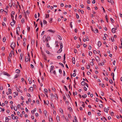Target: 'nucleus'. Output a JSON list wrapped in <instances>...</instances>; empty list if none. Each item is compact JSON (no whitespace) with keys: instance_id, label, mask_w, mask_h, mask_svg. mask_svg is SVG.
I'll use <instances>...</instances> for the list:
<instances>
[{"instance_id":"obj_1","label":"nucleus","mask_w":122,"mask_h":122,"mask_svg":"<svg viewBox=\"0 0 122 122\" xmlns=\"http://www.w3.org/2000/svg\"><path fill=\"white\" fill-rule=\"evenodd\" d=\"M15 44L14 42H12V44H11V47L12 48L13 50H14V48L15 47Z\"/></svg>"},{"instance_id":"obj_2","label":"nucleus","mask_w":122,"mask_h":122,"mask_svg":"<svg viewBox=\"0 0 122 122\" xmlns=\"http://www.w3.org/2000/svg\"><path fill=\"white\" fill-rule=\"evenodd\" d=\"M3 74L4 75H6L8 76H10V75L8 74L7 73H6V72H3Z\"/></svg>"},{"instance_id":"obj_3","label":"nucleus","mask_w":122,"mask_h":122,"mask_svg":"<svg viewBox=\"0 0 122 122\" xmlns=\"http://www.w3.org/2000/svg\"><path fill=\"white\" fill-rule=\"evenodd\" d=\"M56 119L57 122L60 121V117L58 115L57 116Z\"/></svg>"},{"instance_id":"obj_4","label":"nucleus","mask_w":122,"mask_h":122,"mask_svg":"<svg viewBox=\"0 0 122 122\" xmlns=\"http://www.w3.org/2000/svg\"><path fill=\"white\" fill-rule=\"evenodd\" d=\"M47 31H49V32H51V33H54L55 32V31L54 30H52L51 29H50Z\"/></svg>"},{"instance_id":"obj_5","label":"nucleus","mask_w":122,"mask_h":122,"mask_svg":"<svg viewBox=\"0 0 122 122\" xmlns=\"http://www.w3.org/2000/svg\"><path fill=\"white\" fill-rule=\"evenodd\" d=\"M98 45L99 46H100L102 44V43L100 41H99L98 42Z\"/></svg>"},{"instance_id":"obj_6","label":"nucleus","mask_w":122,"mask_h":122,"mask_svg":"<svg viewBox=\"0 0 122 122\" xmlns=\"http://www.w3.org/2000/svg\"><path fill=\"white\" fill-rule=\"evenodd\" d=\"M86 83L84 81H83L81 83V85H82L84 86L85 85Z\"/></svg>"},{"instance_id":"obj_7","label":"nucleus","mask_w":122,"mask_h":122,"mask_svg":"<svg viewBox=\"0 0 122 122\" xmlns=\"http://www.w3.org/2000/svg\"><path fill=\"white\" fill-rule=\"evenodd\" d=\"M112 33H115L116 32V30L114 28H112Z\"/></svg>"},{"instance_id":"obj_8","label":"nucleus","mask_w":122,"mask_h":122,"mask_svg":"<svg viewBox=\"0 0 122 122\" xmlns=\"http://www.w3.org/2000/svg\"><path fill=\"white\" fill-rule=\"evenodd\" d=\"M45 37L46 38V35H44L43 37V42H44L46 40V39L45 38V39H44V38Z\"/></svg>"},{"instance_id":"obj_9","label":"nucleus","mask_w":122,"mask_h":122,"mask_svg":"<svg viewBox=\"0 0 122 122\" xmlns=\"http://www.w3.org/2000/svg\"><path fill=\"white\" fill-rule=\"evenodd\" d=\"M62 50L61 48H60L59 50L57 51V53H60L62 51Z\"/></svg>"},{"instance_id":"obj_10","label":"nucleus","mask_w":122,"mask_h":122,"mask_svg":"<svg viewBox=\"0 0 122 122\" xmlns=\"http://www.w3.org/2000/svg\"><path fill=\"white\" fill-rule=\"evenodd\" d=\"M20 70L18 69L16 70L15 71L16 72L18 73H20Z\"/></svg>"},{"instance_id":"obj_11","label":"nucleus","mask_w":122,"mask_h":122,"mask_svg":"<svg viewBox=\"0 0 122 122\" xmlns=\"http://www.w3.org/2000/svg\"><path fill=\"white\" fill-rule=\"evenodd\" d=\"M72 63L75 64V58L74 57L72 59Z\"/></svg>"},{"instance_id":"obj_12","label":"nucleus","mask_w":122,"mask_h":122,"mask_svg":"<svg viewBox=\"0 0 122 122\" xmlns=\"http://www.w3.org/2000/svg\"><path fill=\"white\" fill-rule=\"evenodd\" d=\"M74 119L75 120V121H73V122H77V118L76 116H74Z\"/></svg>"},{"instance_id":"obj_13","label":"nucleus","mask_w":122,"mask_h":122,"mask_svg":"<svg viewBox=\"0 0 122 122\" xmlns=\"http://www.w3.org/2000/svg\"><path fill=\"white\" fill-rule=\"evenodd\" d=\"M23 55L22 54H21L20 55V56L21 58H20V60H22V57H23Z\"/></svg>"},{"instance_id":"obj_14","label":"nucleus","mask_w":122,"mask_h":122,"mask_svg":"<svg viewBox=\"0 0 122 122\" xmlns=\"http://www.w3.org/2000/svg\"><path fill=\"white\" fill-rule=\"evenodd\" d=\"M29 60V59L28 58L25 57V61L26 62H27Z\"/></svg>"},{"instance_id":"obj_15","label":"nucleus","mask_w":122,"mask_h":122,"mask_svg":"<svg viewBox=\"0 0 122 122\" xmlns=\"http://www.w3.org/2000/svg\"><path fill=\"white\" fill-rule=\"evenodd\" d=\"M44 93H45V92L46 93H47L48 92L47 89L46 88L44 89Z\"/></svg>"},{"instance_id":"obj_16","label":"nucleus","mask_w":122,"mask_h":122,"mask_svg":"<svg viewBox=\"0 0 122 122\" xmlns=\"http://www.w3.org/2000/svg\"><path fill=\"white\" fill-rule=\"evenodd\" d=\"M43 23L44 24H46L47 23V22L45 20H43Z\"/></svg>"},{"instance_id":"obj_17","label":"nucleus","mask_w":122,"mask_h":122,"mask_svg":"<svg viewBox=\"0 0 122 122\" xmlns=\"http://www.w3.org/2000/svg\"><path fill=\"white\" fill-rule=\"evenodd\" d=\"M104 64L103 62L102 63H100L98 64V65L100 66H103L104 65Z\"/></svg>"},{"instance_id":"obj_18","label":"nucleus","mask_w":122,"mask_h":122,"mask_svg":"<svg viewBox=\"0 0 122 122\" xmlns=\"http://www.w3.org/2000/svg\"><path fill=\"white\" fill-rule=\"evenodd\" d=\"M57 37L60 40H61L62 39L61 37L59 35H58L57 36Z\"/></svg>"},{"instance_id":"obj_19","label":"nucleus","mask_w":122,"mask_h":122,"mask_svg":"<svg viewBox=\"0 0 122 122\" xmlns=\"http://www.w3.org/2000/svg\"><path fill=\"white\" fill-rule=\"evenodd\" d=\"M104 111L105 112H106L107 113H108V111L107 110V108H104Z\"/></svg>"},{"instance_id":"obj_20","label":"nucleus","mask_w":122,"mask_h":122,"mask_svg":"<svg viewBox=\"0 0 122 122\" xmlns=\"http://www.w3.org/2000/svg\"><path fill=\"white\" fill-rule=\"evenodd\" d=\"M94 32L95 33H98V31L97 29H96V30H95L94 31Z\"/></svg>"},{"instance_id":"obj_21","label":"nucleus","mask_w":122,"mask_h":122,"mask_svg":"<svg viewBox=\"0 0 122 122\" xmlns=\"http://www.w3.org/2000/svg\"><path fill=\"white\" fill-rule=\"evenodd\" d=\"M87 95L86 94H84V95L82 96V97L84 98L85 97H87Z\"/></svg>"},{"instance_id":"obj_22","label":"nucleus","mask_w":122,"mask_h":122,"mask_svg":"<svg viewBox=\"0 0 122 122\" xmlns=\"http://www.w3.org/2000/svg\"><path fill=\"white\" fill-rule=\"evenodd\" d=\"M5 122H8V118L7 117H5Z\"/></svg>"},{"instance_id":"obj_23","label":"nucleus","mask_w":122,"mask_h":122,"mask_svg":"<svg viewBox=\"0 0 122 122\" xmlns=\"http://www.w3.org/2000/svg\"><path fill=\"white\" fill-rule=\"evenodd\" d=\"M10 25L11 26H12L14 25V23L13 22H11L10 23Z\"/></svg>"},{"instance_id":"obj_24","label":"nucleus","mask_w":122,"mask_h":122,"mask_svg":"<svg viewBox=\"0 0 122 122\" xmlns=\"http://www.w3.org/2000/svg\"><path fill=\"white\" fill-rule=\"evenodd\" d=\"M9 92V93H10V94L11 93V90L10 88H9L8 89Z\"/></svg>"},{"instance_id":"obj_25","label":"nucleus","mask_w":122,"mask_h":122,"mask_svg":"<svg viewBox=\"0 0 122 122\" xmlns=\"http://www.w3.org/2000/svg\"><path fill=\"white\" fill-rule=\"evenodd\" d=\"M11 116L12 117V118L13 119H15V116L13 114H12L11 115Z\"/></svg>"},{"instance_id":"obj_26","label":"nucleus","mask_w":122,"mask_h":122,"mask_svg":"<svg viewBox=\"0 0 122 122\" xmlns=\"http://www.w3.org/2000/svg\"><path fill=\"white\" fill-rule=\"evenodd\" d=\"M29 89L31 91H33V87H30Z\"/></svg>"},{"instance_id":"obj_27","label":"nucleus","mask_w":122,"mask_h":122,"mask_svg":"<svg viewBox=\"0 0 122 122\" xmlns=\"http://www.w3.org/2000/svg\"><path fill=\"white\" fill-rule=\"evenodd\" d=\"M105 18H106V21L107 22H108V18H107V15H106L105 16Z\"/></svg>"},{"instance_id":"obj_28","label":"nucleus","mask_w":122,"mask_h":122,"mask_svg":"<svg viewBox=\"0 0 122 122\" xmlns=\"http://www.w3.org/2000/svg\"><path fill=\"white\" fill-rule=\"evenodd\" d=\"M83 41H84L85 42L86 41H89V39H87V40H86V39H83Z\"/></svg>"},{"instance_id":"obj_29","label":"nucleus","mask_w":122,"mask_h":122,"mask_svg":"<svg viewBox=\"0 0 122 122\" xmlns=\"http://www.w3.org/2000/svg\"><path fill=\"white\" fill-rule=\"evenodd\" d=\"M44 114H45V116H46V115L47 113V111L46 110H45L44 111Z\"/></svg>"},{"instance_id":"obj_30","label":"nucleus","mask_w":122,"mask_h":122,"mask_svg":"<svg viewBox=\"0 0 122 122\" xmlns=\"http://www.w3.org/2000/svg\"><path fill=\"white\" fill-rule=\"evenodd\" d=\"M76 15L77 18V19H79V16L78 15L77 13H76Z\"/></svg>"},{"instance_id":"obj_31","label":"nucleus","mask_w":122,"mask_h":122,"mask_svg":"<svg viewBox=\"0 0 122 122\" xmlns=\"http://www.w3.org/2000/svg\"><path fill=\"white\" fill-rule=\"evenodd\" d=\"M44 102L45 104H46L47 105H48L49 104V102H46L45 100L44 101Z\"/></svg>"},{"instance_id":"obj_32","label":"nucleus","mask_w":122,"mask_h":122,"mask_svg":"<svg viewBox=\"0 0 122 122\" xmlns=\"http://www.w3.org/2000/svg\"><path fill=\"white\" fill-rule=\"evenodd\" d=\"M93 52L95 54H96L97 53V51L95 50H94Z\"/></svg>"},{"instance_id":"obj_33","label":"nucleus","mask_w":122,"mask_h":122,"mask_svg":"<svg viewBox=\"0 0 122 122\" xmlns=\"http://www.w3.org/2000/svg\"><path fill=\"white\" fill-rule=\"evenodd\" d=\"M60 48H61L62 49L63 47V45H62V43H61L60 44Z\"/></svg>"},{"instance_id":"obj_34","label":"nucleus","mask_w":122,"mask_h":122,"mask_svg":"<svg viewBox=\"0 0 122 122\" xmlns=\"http://www.w3.org/2000/svg\"><path fill=\"white\" fill-rule=\"evenodd\" d=\"M18 76H19L18 74H16V75L15 76L14 78H17V77Z\"/></svg>"},{"instance_id":"obj_35","label":"nucleus","mask_w":122,"mask_h":122,"mask_svg":"<svg viewBox=\"0 0 122 122\" xmlns=\"http://www.w3.org/2000/svg\"><path fill=\"white\" fill-rule=\"evenodd\" d=\"M5 40H6L5 37H4L3 39V42H4L5 41Z\"/></svg>"},{"instance_id":"obj_36","label":"nucleus","mask_w":122,"mask_h":122,"mask_svg":"<svg viewBox=\"0 0 122 122\" xmlns=\"http://www.w3.org/2000/svg\"><path fill=\"white\" fill-rule=\"evenodd\" d=\"M111 40L112 42H113L114 41V38L113 37H112L111 38Z\"/></svg>"},{"instance_id":"obj_37","label":"nucleus","mask_w":122,"mask_h":122,"mask_svg":"<svg viewBox=\"0 0 122 122\" xmlns=\"http://www.w3.org/2000/svg\"><path fill=\"white\" fill-rule=\"evenodd\" d=\"M63 57H64V61L65 60V58H66V54H65L64 55Z\"/></svg>"},{"instance_id":"obj_38","label":"nucleus","mask_w":122,"mask_h":122,"mask_svg":"<svg viewBox=\"0 0 122 122\" xmlns=\"http://www.w3.org/2000/svg\"><path fill=\"white\" fill-rule=\"evenodd\" d=\"M51 70H53V68H54V66H51Z\"/></svg>"},{"instance_id":"obj_39","label":"nucleus","mask_w":122,"mask_h":122,"mask_svg":"<svg viewBox=\"0 0 122 122\" xmlns=\"http://www.w3.org/2000/svg\"><path fill=\"white\" fill-rule=\"evenodd\" d=\"M109 82L111 83H113V81L112 79H110L109 80Z\"/></svg>"},{"instance_id":"obj_40","label":"nucleus","mask_w":122,"mask_h":122,"mask_svg":"<svg viewBox=\"0 0 122 122\" xmlns=\"http://www.w3.org/2000/svg\"><path fill=\"white\" fill-rule=\"evenodd\" d=\"M46 46H47L49 47H50V46H49V43H47V44H46Z\"/></svg>"},{"instance_id":"obj_41","label":"nucleus","mask_w":122,"mask_h":122,"mask_svg":"<svg viewBox=\"0 0 122 122\" xmlns=\"http://www.w3.org/2000/svg\"><path fill=\"white\" fill-rule=\"evenodd\" d=\"M49 120L50 122H51L52 121V118H49Z\"/></svg>"},{"instance_id":"obj_42","label":"nucleus","mask_w":122,"mask_h":122,"mask_svg":"<svg viewBox=\"0 0 122 122\" xmlns=\"http://www.w3.org/2000/svg\"><path fill=\"white\" fill-rule=\"evenodd\" d=\"M90 65L92 66H93L94 65V63L93 62H91L90 63Z\"/></svg>"},{"instance_id":"obj_43","label":"nucleus","mask_w":122,"mask_h":122,"mask_svg":"<svg viewBox=\"0 0 122 122\" xmlns=\"http://www.w3.org/2000/svg\"><path fill=\"white\" fill-rule=\"evenodd\" d=\"M46 52L48 54H50L49 51L48 50L46 51Z\"/></svg>"},{"instance_id":"obj_44","label":"nucleus","mask_w":122,"mask_h":122,"mask_svg":"<svg viewBox=\"0 0 122 122\" xmlns=\"http://www.w3.org/2000/svg\"><path fill=\"white\" fill-rule=\"evenodd\" d=\"M14 110L15 111H17V107H16V108L15 107V106H14Z\"/></svg>"},{"instance_id":"obj_45","label":"nucleus","mask_w":122,"mask_h":122,"mask_svg":"<svg viewBox=\"0 0 122 122\" xmlns=\"http://www.w3.org/2000/svg\"><path fill=\"white\" fill-rule=\"evenodd\" d=\"M21 21L22 23H23L24 22V20L23 19H22L21 20Z\"/></svg>"},{"instance_id":"obj_46","label":"nucleus","mask_w":122,"mask_h":122,"mask_svg":"<svg viewBox=\"0 0 122 122\" xmlns=\"http://www.w3.org/2000/svg\"><path fill=\"white\" fill-rule=\"evenodd\" d=\"M99 107L100 108H102L103 107V105L102 104H101L99 105Z\"/></svg>"},{"instance_id":"obj_47","label":"nucleus","mask_w":122,"mask_h":122,"mask_svg":"<svg viewBox=\"0 0 122 122\" xmlns=\"http://www.w3.org/2000/svg\"><path fill=\"white\" fill-rule=\"evenodd\" d=\"M90 66L89 65H88L87 66V68L88 69L90 68Z\"/></svg>"},{"instance_id":"obj_48","label":"nucleus","mask_w":122,"mask_h":122,"mask_svg":"<svg viewBox=\"0 0 122 122\" xmlns=\"http://www.w3.org/2000/svg\"><path fill=\"white\" fill-rule=\"evenodd\" d=\"M59 64L60 65H61V66H62L63 67H64V66L63 64L62 63H59Z\"/></svg>"},{"instance_id":"obj_49","label":"nucleus","mask_w":122,"mask_h":122,"mask_svg":"<svg viewBox=\"0 0 122 122\" xmlns=\"http://www.w3.org/2000/svg\"><path fill=\"white\" fill-rule=\"evenodd\" d=\"M110 19L112 22L113 23L114 22V21L113 19H112V18H111Z\"/></svg>"},{"instance_id":"obj_50","label":"nucleus","mask_w":122,"mask_h":122,"mask_svg":"<svg viewBox=\"0 0 122 122\" xmlns=\"http://www.w3.org/2000/svg\"><path fill=\"white\" fill-rule=\"evenodd\" d=\"M64 87L65 88L66 90V91H68V90L67 88L66 87V86H64Z\"/></svg>"},{"instance_id":"obj_51","label":"nucleus","mask_w":122,"mask_h":122,"mask_svg":"<svg viewBox=\"0 0 122 122\" xmlns=\"http://www.w3.org/2000/svg\"><path fill=\"white\" fill-rule=\"evenodd\" d=\"M52 90H53V91H55V88L54 87H53L52 88Z\"/></svg>"},{"instance_id":"obj_52","label":"nucleus","mask_w":122,"mask_h":122,"mask_svg":"<svg viewBox=\"0 0 122 122\" xmlns=\"http://www.w3.org/2000/svg\"><path fill=\"white\" fill-rule=\"evenodd\" d=\"M72 22H71L70 23V25L71 27V28H72Z\"/></svg>"},{"instance_id":"obj_53","label":"nucleus","mask_w":122,"mask_h":122,"mask_svg":"<svg viewBox=\"0 0 122 122\" xmlns=\"http://www.w3.org/2000/svg\"><path fill=\"white\" fill-rule=\"evenodd\" d=\"M65 119L66 121V122H68L69 121V119H68V118H66L65 117Z\"/></svg>"},{"instance_id":"obj_54","label":"nucleus","mask_w":122,"mask_h":122,"mask_svg":"<svg viewBox=\"0 0 122 122\" xmlns=\"http://www.w3.org/2000/svg\"><path fill=\"white\" fill-rule=\"evenodd\" d=\"M89 55L90 56H91L92 54V53L91 51H89Z\"/></svg>"},{"instance_id":"obj_55","label":"nucleus","mask_w":122,"mask_h":122,"mask_svg":"<svg viewBox=\"0 0 122 122\" xmlns=\"http://www.w3.org/2000/svg\"><path fill=\"white\" fill-rule=\"evenodd\" d=\"M47 39L48 38V39H49V41H50L51 40V38H50L49 36H48L47 37Z\"/></svg>"},{"instance_id":"obj_56","label":"nucleus","mask_w":122,"mask_h":122,"mask_svg":"<svg viewBox=\"0 0 122 122\" xmlns=\"http://www.w3.org/2000/svg\"><path fill=\"white\" fill-rule=\"evenodd\" d=\"M59 111L61 112H63V110L61 108H60V109L59 110Z\"/></svg>"},{"instance_id":"obj_57","label":"nucleus","mask_w":122,"mask_h":122,"mask_svg":"<svg viewBox=\"0 0 122 122\" xmlns=\"http://www.w3.org/2000/svg\"><path fill=\"white\" fill-rule=\"evenodd\" d=\"M15 14V12L14 11H12L11 12V15H14Z\"/></svg>"},{"instance_id":"obj_58","label":"nucleus","mask_w":122,"mask_h":122,"mask_svg":"<svg viewBox=\"0 0 122 122\" xmlns=\"http://www.w3.org/2000/svg\"><path fill=\"white\" fill-rule=\"evenodd\" d=\"M73 94L74 95L75 94L76 95L77 94V92H75V93L73 92Z\"/></svg>"},{"instance_id":"obj_59","label":"nucleus","mask_w":122,"mask_h":122,"mask_svg":"<svg viewBox=\"0 0 122 122\" xmlns=\"http://www.w3.org/2000/svg\"><path fill=\"white\" fill-rule=\"evenodd\" d=\"M59 72L60 74H61L62 73L61 70V69H59Z\"/></svg>"},{"instance_id":"obj_60","label":"nucleus","mask_w":122,"mask_h":122,"mask_svg":"<svg viewBox=\"0 0 122 122\" xmlns=\"http://www.w3.org/2000/svg\"><path fill=\"white\" fill-rule=\"evenodd\" d=\"M17 107L18 108H19L20 107V104H18L17 105Z\"/></svg>"},{"instance_id":"obj_61","label":"nucleus","mask_w":122,"mask_h":122,"mask_svg":"<svg viewBox=\"0 0 122 122\" xmlns=\"http://www.w3.org/2000/svg\"><path fill=\"white\" fill-rule=\"evenodd\" d=\"M49 17V14H48L47 15H46V17L47 18Z\"/></svg>"},{"instance_id":"obj_62","label":"nucleus","mask_w":122,"mask_h":122,"mask_svg":"<svg viewBox=\"0 0 122 122\" xmlns=\"http://www.w3.org/2000/svg\"><path fill=\"white\" fill-rule=\"evenodd\" d=\"M91 46H89V50H91Z\"/></svg>"},{"instance_id":"obj_63","label":"nucleus","mask_w":122,"mask_h":122,"mask_svg":"<svg viewBox=\"0 0 122 122\" xmlns=\"http://www.w3.org/2000/svg\"><path fill=\"white\" fill-rule=\"evenodd\" d=\"M111 75L112 76H114V74L113 72L112 73H111Z\"/></svg>"},{"instance_id":"obj_64","label":"nucleus","mask_w":122,"mask_h":122,"mask_svg":"<svg viewBox=\"0 0 122 122\" xmlns=\"http://www.w3.org/2000/svg\"><path fill=\"white\" fill-rule=\"evenodd\" d=\"M61 57L60 56H58L57 57V58L58 59H60L61 58Z\"/></svg>"}]
</instances>
